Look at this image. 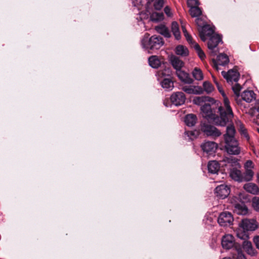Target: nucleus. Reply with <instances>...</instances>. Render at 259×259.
<instances>
[{
  "label": "nucleus",
  "mask_w": 259,
  "mask_h": 259,
  "mask_svg": "<svg viewBox=\"0 0 259 259\" xmlns=\"http://www.w3.org/2000/svg\"><path fill=\"white\" fill-rule=\"evenodd\" d=\"M244 168L245 171H246L247 170L253 171L251 168H253V163L252 161L250 160H247L244 164Z\"/></svg>",
  "instance_id": "79ce46f5"
},
{
  "label": "nucleus",
  "mask_w": 259,
  "mask_h": 259,
  "mask_svg": "<svg viewBox=\"0 0 259 259\" xmlns=\"http://www.w3.org/2000/svg\"><path fill=\"white\" fill-rule=\"evenodd\" d=\"M242 247L246 252L251 256H255L257 253L255 249L253 247L250 241H244L242 244Z\"/></svg>",
  "instance_id": "aec40b11"
},
{
  "label": "nucleus",
  "mask_w": 259,
  "mask_h": 259,
  "mask_svg": "<svg viewBox=\"0 0 259 259\" xmlns=\"http://www.w3.org/2000/svg\"><path fill=\"white\" fill-rule=\"evenodd\" d=\"M203 87L204 91L207 93H210L213 91V85L208 81H204L203 83Z\"/></svg>",
  "instance_id": "e433bc0d"
},
{
  "label": "nucleus",
  "mask_w": 259,
  "mask_h": 259,
  "mask_svg": "<svg viewBox=\"0 0 259 259\" xmlns=\"http://www.w3.org/2000/svg\"><path fill=\"white\" fill-rule=\"evenodd\" d=\"M133 6L134 7H139L141 4V0H131Z\"/></svg>",
  "instance_id": "8fccbe9b"
},
{
  "label": "nucleus",
  "mask_w": 259,
  "mask_h": 259,
  "mask_svg": "<svg viewBox=\"0 0 259 259\" xmlns=\"http://www.w3.org/2000/svg\"><path fill=\"white\" fill-rule=\"evenodd\" d=\"M171 74L170 69L169 68H165L163 70H160L157 72L158 79L160 80V77H164L170 76Z\"/></svg>",
  "instance_id": "473e14b6"
},
{
  "label": "nucleus",
  "mask_w": 259,
  "mask_h": 259,
  "mask_svg": "<svg viewBox=\"0 0 259 259\" xmlns=\"http://www.w3.org/2000/svg\"><path fill=\"white\" fill-rule=\"evenodd\" d=\"M241 87L240 84H239L237 82H235V84L232 87V90L234 93V94L237 96H239L240 94V91L241 90Z\"/></svg>",
  "instance_id": "a19ab883"
},
{
  "label": "nucleus",
  "mask_w": 259,
  "mask_h": 259,
  "mask_svg": "<svg viewBox=\"0 0 259 259\" xmlns=\"http://www.w3.org/2000/svg\"><path fill=\"white\" fill-rule=\"evenodd\" d=\"M182 31H183V33L186 32V31H187V29H186V28L185 26L182 25Z\"/></svg>",
  "instance_id": "603ef678"
},
{
  "label": "nucleus",
  "mask_w": 259,
  "mask_h": 259,
  "mask_svg": "<svg viewBox=\"0 0 259 259\" xmlns=\"http://www.w3.org/2000/svg\"><path fill=\"white\" fill-rule=\"evenodd\" d=\"M236 124L238 127V130L240 135L244 137L246 140L248 141L249 140V136L246 128L244 127V124L240 120L236 122Z\"/></svg>",
  "instance_id": "a878e982"
},
{
  "label": "nucleus",
  "mask_w": 259,
  "mask_h": 259,
  "mask_svg": "<svg viewBox=\"0 0 259 259\" xmlns=\"http://www.w3.org/2000/svg\"><path fill=\"white\" fill-rule=\"evenodd\" d=\"M214 67L216 69H219V66H225L229 62L228 56L225 54H220L217 56V60H213Z\"/></svg>",
  "instance_id": "dca6fc26"
},
{
  "label": "nucleus",
  "mask_w": 259,
  "mask_h": 259,
  "mask_svg": "<svg viewBox=\"0 0 259 259\" xmlns=\"http://www.w3.org/2000/svg\"><path fill=\"white\" fill-rule=\"evenodd\" d=\"M239 227L244 231L248 232L255 231L258 226L254 220L243 219L239 224Z\"/></svg>",
  "instance_id": "1a4fd4ad"
},
{
  "label": "nucleus",
  "mask_w": 259,
  "mask_h": 259,
  "mask_svg": "<svg viewBox=\"0 0 259 259\" xmlns=\"http://www.w3.org/2000/svg\"><path fill=\"white\" fill-rule=\"evenodd\" d=\"M212 77L213 78V81H214V83H215V82H218V81H217L216 79L213 76H212Z\"/></svg>",
  "instance_id": "864d4df0"
},
{
  "label": "nucleus",
  "mask_w": 259,
  "mask_h": 259,
  "mask_svg": "<svg viewBox=\"0 0 259 259\" xmlns=\"http://www.w3.org/2000/svg\"><path fill=\"white\" fill-rule=\"evenodd\" d=\"M171 31L175 36L176 39L179 40L181 38V33L179 30L178 23L176 22H172L171 26Z\"/></svg>",
  "instance_id": "c85d7f7f"
},
{
  "label": "nucleus",
  "mask_w": 259,
  "mask_h": 259,
  "mask_svg": "<svg viewBox=\"0 0 259 259\" xmlns=\"http://www.w3.org/2000/svg\"><path fill=\"white\" fill-rule=\"evenodd\" d=\"M235 133L234 126L230 124L227 127L226 133L224 135L226 151L231 155H238L240 152L238 142L235 138Z\"/></svg>",
  "instance_id": "7ed1b4c3"
},
{
  "label": "nucleus",
  "mask_w": 259,
  "mask_h": 259,
  "mask_svg": "<svg viewBox=\"0 0 259 259\" xmlns=\"http://www.w3.org/2000/svg\"><path fill=\"white\" fill-rule=\"evenodd\" d=\"M149 65L153 68H158L161 64V61L157 56H151L148 59Z\"/></svg>",
  "instance_id": "393cba45"
},
{
  "label": "nucleus",
  "mask_w": 259,
  "mask_h": 259,
  "mask_svg": "<svg viewBox=\"0 0 259 259\" xmlns=\"http://www.w3.org/2000/svg\"><path fill=\"white\" fill-rule=\"evenodd\" d=\"M215 84H216V85H217V87L218 88V90L221 93L222 96L223 97L224 102L225 101V97H226V98H228L227 97L225 92L223 90V89H222V87L220 85V84L218 83V82H215Z\"/></svg>",
  "instance_id": "a18cd8bd"
},
{
  "label": "nucleus",
  "mask_w": 259,
  "mask_h": 259,
  "mask_svg": "<svg viewBox=\"0 0 259 259\" xmlns=\"http://www.w3.org/2000/svg\"><path fill=\"white\" fill-rule=\"evenodd\" d=\"M164 0H156L154 4V7L157 10H160L163 7Z\"/></svg>",
  "instance_id": "ea45409f"
},
{
  "label": "nucleus",
  "mask_w": 259,
  "mask_h": 259,
  "mask_svg": "<svg viewBox=\"0 0 259 259\" xmlns=\"http://www.w3.org/2000/svg\"><path fill=\"white\" fill-rule=\"evenodd\" d=\"M222 75L227 80L228 82H237L239 79L240 74L239 72L234 69L229 70L228 72L222 71Z\"/></svg>",
  "instance_id": "f8f14e48"
},
{
  "label": "nucleus",
  "mask_w": 259,
  "mask_h": 259,
  "mask_svg": "<svg viewBox=\"0 0 259 259\" xmlns=\"http://www.w3.org/2000/svg\"><path fill=\"white\" fill-rule=\"evenodd\" d=\"M258 183H259V181H258Z\"/></svg>",
  "instance_id": "052dcab7"
},
{
  "label": "nucleus",
  "mask_w": 259,
  "mask_h": 259,
  "mask_svg": "<svg viewBox=\"0 0 259 259\" xmlns=\"http://www.w3.org/2000/svg\"><path fill=\"white\" fill-rule=\"evenodd\" d=\"M220 167L219 162L215 160L209 161L207 165L208 172L213 174L217 173L220 169Z\"/></svg>",
  "instance_id": "5701e85b"
},
{
  "label": "nucleus",
  "mask_w": 259,
  "mask_h": 259,
  "mask_svg": "<svg viewBox=\"0 0 259 259\" xmlns=\"http://www.w3.org/2000/svg\"><path fill=\"white\" fill-rule=\"evenodd\" d=\"M157 32L164 37L169 38L170 37V33L168 29L164 25H160L155 27Z\"/></svg>",
  "instance_id": "cd10ccee"
},
{
  "label": "nucleus",
  "mask_w": 259,
  "mask_h": 259,
  "mask_svg": "<svg viewBox=\"0 0 259 259\" xmlns=\"http://www.w3.org/2000/svg\"><path fill=\"white\" fill-rule=\"evenodd\" d=\"M237 236L238 238L243 240L244 241H247V240L249 238L248 232L244 231L243 229L242 230L238 231L237 233Z\"/></svg>",
  "instance_id": "f704fd0d"
},
{
  "label": "nucleus",
  "mask_w": 259,
  "mask_h": 259,
  "mask_svg": "<svg viewBox=\"0 0 259 259\" xmlns=\"http://www.w3.org/2000/svg\"><path fill=\"white\" fill-rule=\"evenodd\" d=\"M222 42V37L219 34H215L211 36L207 43L208 49L210 51L211 55L216 56L219 52L218 46Z\"/></svg>",
  "instance_id": "423d86ee"
},
{
  "label": "nucleus",
  "mask_w": 259,
  "mask_h": 259,
  "mask_svg": "<svg viewBox=\"0 0 259 259\" xmlns=\"http://www.w3.org/2000/svg\"><path fill=\"white\" fill-rule=\"evenodd\" d=\"M257 131H258V133H259V129H258V130H257Z\"/></svg>",
  "instance_id": "bf43d9fd"
},
{
  "label": "nucleus",
  "mask_w": 259,
  "mask_h": 259,
  "mask_svg": "<svg viewBox=\"0 0 259 259\" xmlns=\"http://www.w3.org/2000/svg\"><path fill=\"white\" fill-rule=\"evenodd\" d=\"M149 34L145 33L141 41V44L146 50H158L163 46L164 42L160 36L153 35L149 38Z\"/></svg>",
  "instance_id": "20e7f679"
},
{
  "label": "nucleus",
  "mask_w": 259,
  "mask_h": 259,
  "mask_svg": "<svg viewBox=\"0 0 259 259\" xmlns=\"http://www.w3.org/2000/svg\"><path fill=\"white\" fill-rule=\"evenodd\" d=\"M176 74L179 79L185 83L191 84L193 82V79L190 77L189 74L182 69L176 71Z\"/></svg>",
  "instance_id": "f3484780"
},
{
  "label": "nucleus",
  "mask_w": 259,
  "mask_h": 259,
  "mask_svg": "<svg viewBox=\"0 0 259 259\" xmlns=\"http://www.w3.org/2000/svg\"><path fill=\"white\" fill-rule=\"evenodd\" d=\"M187 4L191 8L192 7H198L199 3L198 0H188Z\"/></svg>",
  "instance_id": "37998d69"
},
{
  "label": "nucleus",
  "mask_w": 259,
  "mask_h": 259,
  "mask_svg": "<svg viewBox=\"0 0 259 259\" xmlns=\"http://www.w3.org/2000/svg\"><path fill=\"white\" fill-rule=\"evenodd\" d=\"M201 21V19L198 18L196 19V23L198 26H201V23L200 22Z\"/></svg>",
  "instance_id": "3c124183"
},
{
  "label": "nucleus",
  "mask_w": 259,
  "mask_h": 259,
  "mask_svg": "<svg viewBox=\"0 0 259 259\" xmlns=\"http://www.w3.org/2000/svg\"><path fill=\"white\" fill-rule=\"evenodd\" d=\"M234 221L231 213L225 211L221 213L218 219V222L221 226H230L233 224Z\"/></svg>",
  "instance_id": "0eeeda50"
},
{
  "label": "nucleus",
  "mask_w": 259,
  "mask_h": 259,
  "mask_svg": "<svg viewBox=\"0 0 259 259\" xmlns=\"http://www.w3.org/2000/svg\"><path fill=\"white\" fill-rule=\"evenodd\" d=\"M184 34L187 40V41L191 45H193V43H195V42L192 39V38L190 35L189 34L187 31L184 32Z\"/></svg>",
  "instance_id": "c03bdc74"
},
{
  "label": "nucleus",
  "mask_w": 259,
  "mask_h": 259,
  "mask_svg": "<svg viewBox=\"0 0 259 259\" xmlns=\"http://www.w3.org/2000/svg\"><path fill=\"white\" fill-rule=\"evenodd\" d=\"M186 96L182 92L174 93L170 97V100L172 104L178 106L184 104L186 101Z\"/></svg>",
  "instance_id": "9b49d317"
},
{
  "label": "nucleus",
  "mask_w": 259,
  "mask_h": 259,
  "mask_svg": "<svg viewBox=\"0 0 259 259\" xmlns=\"http://www.w3.org/2000/svg\"><path fill=\"white\" fill-rule=\"evenodd\" d=\"M171 63L172 67L176 70V71L181 70L184 64V62L176 56L171 57Z\"/></svg>",
  "instance_id": "b1692460"
},
{
  "label": "nucleus",
  "mask_w": 259,
  "mask_h": 259,
  "mask_svg": "<svg viewBox=\"0 0 259 259\" xmlns=\"http://www.w3.org/2000/svg\"><path fill=\"white\" fill-rule=\"evenodd\" d=\"M148 3H151V2H152L153 0H147Z\"/></svg>",
  "instance_id": "5fc2aeb1"
},
{
  "label": "nucleus",
  "mask_w": 259,
  "mask_h": 259,
  "mask_svg": "<svg viewBox=\"0 0 259 259\" xmlns=\"http://www.w3.org/2000/svg\"><path fill=\"white\" fill-rule=\"evenodd\" d=\"M193 77L197 80H201L203 78V75L201 69L198 68H195L192 71Z\"/></svg>",
  "instance_id": "2f4dec72"
},
{
  "label": "nucleus",
  "mask_w": 259,
  "mask_h": 259,
  "mask_svg": "<svg viewBox=\"0 0 259 259\" xmlns=\"http://www.w3.org/2000/svg\"><path fill=\"white\" fill-rule=\"evenodd\" d=\"M255 94L251 90L244 91L241 94L242 99L248 103H250L255 99Z\"/></svg>",
  "instance_id": "4be33fe9"
},
{
  "label": "nucleus",
  "mask_w": 259,
  "mask_h": 259,
  "mask_svg": "<svg viewBox=\"0 0 259 259\" xmlns=\"http://www.w3.org/2000/svg\"><path fill=\"white\" fill-rule=\"evenodd\" d=\"M235 238L231 234L224 235L222 238V247L226 249H230L235 245Z\"/></svg>",
  "instance_id": "4468645a"
},
{
  "label": "nucleus",
  "mask_w": 259,
  "mask_h": 259,
  "mask_svg": "<svg viewBox=\"0 0 259 259\" xmlns=\"http://www.w3.org/2000/svg\"><path fill=\"white\" fill-rule=\"evenodd\" d=\"M234 212L239 215H245L248 213V209L245 204L241 201L233 204Z\"/></svg>",
  "instance_id": "2eb2a0df"
},
{
  "label": "nucleus",
  "mask_w": 259,
  "mask_h": 259,
  "mask_svg": "<svg viewBox=\"0 0 259 259\" xmlns=\"http://www.w3.org/2000/svg\"><path fill=\"white\" fill-rule=\"evenodd\" d=\"M257 178L258 180L259 179V173L257 174Z\"/></svg>",
  "instance_id": "6e6d98bb"
},
{
  "label": "nucleus",
  "mask_w": 259,
  "mask_h": 259,
  "mask_svg": "<svg viewBox=\"0 0 259 259\" xmlns=\"http://www.w3.org/2000/svg\"><path fill=\"white\" fill-rule=\"evenodd\" d=\"M164 13H165V14L168 17H171L172 16V13L171 12V9L169 7H168V6L165 7L164 9Z\"/></svg>",
  "instance_id": "09e8293b"
},
{
  "label": "nucleus",
  "mask_w": 259,
  "mask_h": 259,
  "mask_svg": "<svg viewBox=\"0 0 259 259\" xmlns=\"http://www.w3.org/2000/svg\"><path fill=\"white\" fill-rule=\"evenodd\" d=\"M243 189L248 193H249L253 195H256L259 194V188L254 183H246L244 185Z\"/></svg>",
  "instance_id": "6ab92c4d"
},
{
  "label": "nucleus",
  "mask_w": 259,
  "mask_h": 259,
  "mask_svg": "<svg viewBox=\"0 0 259 259\" xmlns=\"http://www.w3.org/2000/svg\"><path fill=\"white\" fill-rule=\"evenodd\" d=\"M194 102L198 105L206 102L211 103V104L205 103L201 106V113L204 118L212 121L217 125L224 126L233 117L229 100L226 97L224 106H220L219 102L217 103L212 98L206 96L197 97L194 99Z\"/></svg>",
  "instance_id": "f257e3e1"
},
{
  "label": "nucleus",
  "mask_w": 259,
  "mask_h": 259,
  "mask_svg": "<svg viewBox=\"0 0 259 259\" xmlns=\"http://www.w3.org/2000/svg\"><path fill=\"white\" fill-rule=\"evenodd\" d=\"M257 110L259 112V107L256 106Z\"/></svg>",
  "instance_id": "13d9d810"
},
{
  "label": "nucleus",
  "mask_w": 259,
  "mask_h": 259,
  "mask_svg": "<svg viewBox=\"0 0 259 259\" xmlns=\"http://www.w3.org/2000/svg\"><path fill=\"white\" fill-rule=\"evenodd\" d=\"M223 259H232L231 257H224Z\"/></svg>",
  "instance_id": "4d7b16f0"
},
{
  "label": "nucleus",
  "mask_w": 259,
  "mask_h": 259,
  "mask_svg": "<svg viewBox=\"0 0 259 259\" xmlns=\"http://www.w3.org/2000/svg\"><path fill=\"white\" fill-rule=\"evenodd\" d=\"M251 205L253 209L256 211L259 212V197L257 196H254L252 198L251 200Z\"/></svg>",
  "instance_id": "c9c22d12"
},
{
  "label": "nucleus",
  "mask_w": 259,
  "mask_h": 259,
  "mask_svg": "<svg viewBox=\"0 0 259 259\" xmlns=\"http://www.w3.org/2000/svg\"><path fill=\"white\" fill-rule=\"evenodd\" d=\"M182 90L188 94H201L203 93V89L199 86L185 85L182 87Z\"/></svg>",
  "instance_id": "a211bd4d"
},
{
  "label": "nucleus",
  "mask_w": 259,
  "mask_h": 259,
  "mask_svg": "<svg viewBox=\"0 0 259 259\" xmlns=\"http://www.w3.org/2000/svg\"><path fill=\"white\" fill-rule=\"evenodd\" d=\"M230 193V188L226 185H221L215 189V193L220 199H225Z\"/></svg>",
  "instance_id": "ddd939ff"
},
{
  "label": "nucleus",
  "mask_w": 259,
  "mask_h": 259,
  "mask_svg": "<svg viewBox=\"0 0 259 259\" xmlns=\"http://www.w3.org/2000/svg\"><path fill=\"white\" fill-rule=\"evenodd\" d=\"M224 162V165H229L232 167L230 169L229 176L232 179L239 183L242 182H249L252 180L254 172L247 170L242 172L240 168L241 165L238 159L232 156L225 157L222 161Z\"/></svg>",
  "instance_id": "f03ea898"
},
{
  "label": "nucleus",
  "mask_w": 259,
  "mask_h": 259,
  "mask_svg": "<svg viewBox=\"0 0 259 259\" xmlns=\"http://www.w3.org/2000/svg\"><path fill=\"white\" fill-rule=\"evenodd\" d=\"M176 53L178 55L187 56L189 54V51L186 47L183 46L179 45L176 48Z\"/></svg>",
  "instance_id": "7c9ffc66"
},
{
  "label": "nucleus",
  "mask_w": 259,
  "mask_h": 259,
  "mask_svg": "<svg viewBox=\"0 0 259 259\" xmlns=\"http://www.w3.org/2000/svg\"><path fill=\"white\" fill-rule=\"evenodd\" d=\"M199 36L203 41H205L206 40L207 36L210 37L211 36L215 34L213 28L208 24L202 26L199 30Z\"/></svg>",
  "instance_id": "9d476101"
},
{
  "label": "nucleus",
  "mask_w": 259,
  "mask_h": 259,
  "mask_svg": "<svg viewBox=\"0 0 259 259\" xmlns=\"http://www.w3.org/2000/svg\"><path fill=\"white\" fill-rule=\"evenodd\" d=\"M236 259H246L245 255L242 253V251L240 249L237 250V255Z\"/></svg>",
  "instance_id": "de8ad7c7"
},
{
  "label": "nucleus",
  "mask_w": 259,
  "mask_h": 259,
  "mask_svg": "<svg viewBox=\"0 0 259 259\" xmlns=\"http://www.w3.org/2000/svg\"><path fill=\"white\" fill-rule=\"evenodd\" d=\"M200 129L207 137L215 138L221 135V132L220 130L208 122L201 123Z\"/></svg>",
  "instance_id": "39448f33"
},
{
  "label": "nucleus",
  "mask_w": 259,
  "mask_h": 259,
  "mask_svg": "<svg viewBox=\"0 0 259 259\" xmlns=\"http://www.w3.org/2000/svg\"><path fill=\"white\" fill-rule=\"evenodd\" d=\"M197 121V117L195 114H189L187 115L185 118V122L188 126H194Z\"/></svg>",
  "instance_id": "bb28decb"
},
{
  "label": "nucleus",
  "mask_w": 259,
  "mask_h": 259,
  "mask_svg": "<svg viewBox=\"0 0 259 259\" xmlns=\"http://www.w3.org/2000/svg\"><path fill=\"white\" fill-rule=\"evenodd\" d=\"M161 86L166 91H171L174 88V82L170 78H164L160 81Z\"/></svg>",
  "instance_id": "412c9836"
},
{
  "label": "nucleus",
  "mask_w": 259,
  "mask_h": 259,
  "mask_svg": "<svg viewBox=\"0 0 259 259\" xmlns=\"http://www.w3.org/2000/svg\"><path fill=\"white\" fill-rule=\"evenodd\" d=\"M190 13L192 17H198L201 15L202 11L198 7H192L190 9Z\"/></svg>",
  "instance_id": "72a5a7b5"
},
{
  "label": "nucleus",
  "mask_w": 259,
  "mask_h": 259,
  "mask_svg": "<svg viewBox=\"0 0 259 259\" xmlns=\"http://www.w3.org/2000/svg\"><path fill=\"white\" fill-rule=\"evenodd\" d=\"M185 134L191 140H192L193 139H194V138H196L199 135V133L197 131H186L185 132Z\"/></svg>",
  "instance_id": "58836bf2"
},
{
  "label": "nucleus",
  "mask_w": 259,
  "mask_h": 259,
  "mask_svg": "<svg viewBox=\"0 0 259 259\" xmlns=\"http://www.w3.org/2000/svg\"><path fill=\"white\" fill-rule=\"evenodd\" d=\"M163 19V14L158 13L152 14L151 16V20L152 21H159Z\"/></svg>",
  "instance_id": "4c0bfd02"
},
{
  "label": "nucleus",
  "mask_w": 259,
  "mask_h": 259,
  "mask_svg": "<svg viewBox=\"0 0 259 259\" xmlns=\"http://www.w3.org/2000/svg\"><path fill=\"white\" fill-rule=\"evenodd\" d=\"M218 145L213 141H205L201 144L202 150L208 155H212L215 152Z\"/></svg>",
  "instance_id": "6e6552de"
},
{
  "label": "nucleus",
  "mask_w": 259,
  "mask_h": 259,
  "mask_svg": "<svg viewBox=\"0 0 259 259\" xmlns=\"http://www.w3.org/2000/svg\"><path fill=\"white\" fill-rule=\"evenodd\" d=\"M253 242L256 248L259 250V235L255 236L253 238Z\"/></svg>",
  "instance_id": "49530a36"
},
{
  "label": "nucleus",
  "mask_w": 259,
  "mask_h": 259,
  "mask_svg": "<svg viewBox=\"0 0 259 259\" xmlns=\"http://www.w3.org/2000/svg\"><path fill=\"white\" fill-rule=\"evenodd\" d=\"M191 47L195 50L198 56L201 60H203L205 59L206 56L205 53L197 43H193V44L191 45Z\"/></svg>",
  "instance_id": "c756f323"
}]
</instances>
